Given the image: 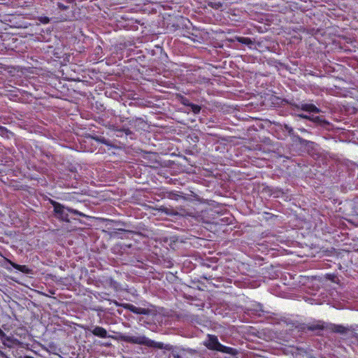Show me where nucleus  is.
<instances>
[{
    "label": "nucleus",
    "mask_w": 358,
    "mask_h": 358,
    "mask_svg": "<svg viewBox=\"0 0 358 358\" xmlns=\"http://www.w3.org/2000/svg\"><path fill=\"white\" fill-rule=\"evenodd\" d=\"M299 116L301 118L309 120L311 119V116L307 115L300 114V115H299Z\"/></svg>",
    "instance_id": "nucleus-22"
},
{
    "label": "nucleus",
    "mask_w": 358,
    "mask_h": 358,
    "mask_svg": "<svg viewBox=\"0 0 358 358\" xmlns=\"http://www.w3.org/2000/svg\"><path fill=\"white\" fill-rule=\"evenodd\" d=\"M282 130L287 131L288 133V135L292 137L293 140L299 141L301 143L303 141V139L299 136L294 134V129L292 127L284 124Z\"/></svg>",
    "instance_id": "nucleus-11"
},
{
    "label": "nucleus",
    "mask_w": 358,
    "mask_h": 358,
    "mask_svg": "<svg viewBox=\"0 0 358 358\" xmlns=\"http://www.w3.org/2000/svg\"><path fill=\"white\" fill-rule=\"evenodd\" d=\"M0 130H1V131L6 130V128H5V127H0Z\"/></svg>",
    "instance_id": "nucleus-25"
},
{
    "label": "nucleus",
    "mask_w": 358,
    "mask_h": 358,
    "mask_svg": "<svg viewBox=\"0 0 358 358\" xmlns=\"http://www.w3.org/2000/svg\"><path fill=\"white\" fill-rule=\"evenodd\" d=\"M113 125L110 126V129L113 130V131L116 132V136L117 137H122L123 136V134H124V131L123 132H118L117 131L113 130Z\"/></svg>",
    "instance_id": "nucleus-21"
},
{
    "label": "nucleus",
    "mask_w": 358,
    "mask_h": 358,
    "mask_svg": "<svg viewBox=\"0 0 358 358\" xmlns=\"http://www.w3.org/2000/svg\"><path fill=\"white\" fill-rule=\"evenodd\" d=\"M62 20H67V17L66 16V17H63Z\"/></svg>",
    "instance_id": "nucleus-26"
},
{
    "label": "nucleus",
    "mask_w": 358,
    "mask_h": 358,
    "mask_svg": "<svg viewBox=\"0 0 358 358\" xmlns=\"http://www.w3.org/2000/svg\"><path fill=\"white\" fill-rule=\"evenodd\" d=\"M120 306L125 310H128L137 315H149L150 313V310L148 308H138L131 303H122Z\"/></svg>",
    "instance_id": "nucleus-6"
},
{
    "label": "nucleus",
    "mask_w": 358,
    "mask_h": 358,
    "mask_svg": "<svg viewBox=\"0 0 358 358\" xmlns=\"http://www.w3.org/2000/svg\"><path fill=\"white\" fill-rule=\"evenodd\" d=\"M258 306H259L260 310H262V306L260 304H258Z\"/></svg>",
    "instance_id": "nucleus-27"
},
{
    "label": "nucleus",
    "mask_w": 358,
    "mask_h": 358,
    "mask_svg": "<svg viewBox=\"0 0 358 358\" xmlns=\"http://www.w3.org/2000/svg\"><path fill=\"white\" fill-rule=\"evenodd\" d=\"M357 100H358V97H357Z\"/></svg>",
    "instance_id": "nucleus-28"
},
{
    "label": "nucleus",
    "mask_w": 358,
    "mask_h": 358,
    "mask_svg": "<svg viewBox=\"0 0 358 358\" xmlns=\"http://www.w3.org/2000/svg\"><path fill=\"white\" fill-rule=\"evenodd\" d=\"M94 139H96L97 141H99L103 144L108 145L107 141L104 137H100V138L96 137V138H94Z\"/></svg>",
    "instance_id": "nucleus-18"
},
{
    "label": "nucleus",
    "mask_w": 358,
    "mask_h": 358,
    "mask_svg": "<svg viewBox=\"0 0 358 358\" xmlns=\"http://www.w3.org/2000/svg\"><path fill=\"white\" fill-rule=\"evenodd\" d=\"M231 223V218L228 217H223L216 222V224H220L222 225H229Z\"/></svg>",
    "instance_id": "nucleus-16"
},
{
    "label": "nucleus",
    "mask_w": 358,
    "mask_h": 358,
    "mask_svg": "<svg viewBox=\"0 0 358 358\" xmlns=\"http://www.w3.org/2000/svg\"><path fill=\"white\" fill-rule=\"evenodd\" d=\"M50 203L52 204L54 208V213L55 214L56 217L63 222H70L69 218V213H71L74 215H79L82 217H86V215L84 214L83 213L80 212L76 209L65 208L62 204L55 200L50 199Z\"/></svg>",
    "instance_id": "nucleus-2"
},
{
    "label": "nucleus",
    "mask_w": 358,
    "mask_h": 358,
    "mask_svg": "<svg viewBox=\"0 0 358 358\" xmlns=\"http://www.w3.org/2000/svg\"><path fill=\"white\" fill-rule=\"evenodd\" d=\"M0 340L3 344L7 347L10 348L13 344V339L8 336L3 330L0 328Z\"/></svg>",
    "instance_id": "nucleus-12"
},
{
    "label": "nucleus",
    "mask_w": 358,
    "mask_h": 358,
    "mask_svg": "<svg viewBox=\"0 0 358 358\" xmlns=\"http://www.w3.org/2000/svg\"><path fill=\"white\" fill-rule=\"evenodd\" d=\"M300 131L301 132H307L306 129H301Z\"/></svg>",
    "instance_id": "nucleus-24"
},
{
    "label": "nucleus",
    "mask_w": 358,
    "mask_h": 358,
    "mask_svg": "<svg viewBox=\"0 0 358 358\" xmlns=\"http://www.w3.org/2000/svg\"><path fill=\"white\" fill-rule=\"evenodd\" d=\"M92 333L93 335L101 338H105L108 336L107 331L103 327L99 326L95 327L92 329Z\"/></svg>",
    "instance_id": "nucleus-10"
},
{
    "label": "nucleus",
    "mask_w": 358,
    "mask_h": 358,
    "mask_svg": "<svg viewBox=\"0 0 358 358\" xmlns=\"http://www.w3.org/2000/svg\"><path fill=\"white\" fill-rule=\"evenodd\" d=\"M146 125V123L141 118H136L129 120L127 124L124 125L122 128H118L117 126L113 125V129L118 132H124L125 136H129L131 139L134 138V133L131 131V129L138 131L139 129H143Z\"/></svg>",
    "instance_id": "nucleus-4"
},
{
    "label": "nucleus",
    "mask_w": 358,
    "mask_h": 358,
    "mask_svg": "<svg viewBox=\"0 0 358 358\" xmlns=\"http://www.w3.org/2000/svg\"><path fill=\"white\" fill-rule=\"evenodd\" d=\"M208 340L203 342V345L210 350H215L217 352L229 354L234 355L236 354V350L233 348L225 346L220 343L218 341L217 337L215 335L208 334Z\"/></svg>",
    "instance_id": "nucleus-3"
},
{
    "label": "nucleus",
    "mask_w": 358,
    "mask_h": 358,
    "mask_svg": "<svg viewBox=\"0 0 358 358\" xmlns=\"http://www.w3.org/2000/svg\"><path fill=\"white\" fill-rule=\"evenodd\" d=\"M188 102H189V101L187 99H184L183 101H182L183 105H184V103H188Z\"/></svg>",
    "instance_id": "nucleus-23"
},
{
    "label": "nucleus",
    "mask_w": 358,
    "mask_h": 358,
    "mask_svg": "<svg viewBox=\"0 0 358 358\" xmlns=\"http://www.w3.org/2000/svg\"><path fill=\"white\" fill-rule=\"evenodd\" d=\"M121 341L131 343L145 345L149 348H157V349H167L164 344L162 342H157L150 338L146 337L144 335L142 336H130V335H121L120 336Z\"/></svg>",
    "instance_id": "nucleus-1"
},
{
    "label": "nucleus",
    "mask_w": 358,
    "mask_h": 358,
    "mask_svg": "<svg viewBox=\"0 0 358 358\" xmlns=\"http://www.w3.org/2000/svg\"><path fill=\"white\" fill-rule=\"evenodd\" d=\"M39 20L41 22H42L43 24H48L49 22H50V19L48 17H41L39 18Z\"/></svg>",
    "instance_id": "nucleus-17"
},
{
    "label": "nucleus",
    "mask_w": 358,
    "mask_h": 358,
    "mask_svg": "<svg viewBox=\"0 0 358 358\" xmlns=\"http://www.w3.org/2000/svg\"><path fill=\"white\" fill-rule=\"evenodd\" d=\"M170 214L174 215H182V216L188 215V213H186L185 210H183L182 213H178L176 210H173Z\"/></svg>",
    "instance_id": "nucleus-19"
},
{
    "label": "nucleus",
    "mask_w": 358,
    "mask_h": 358,
    "mask_svg": "<svg viewBox=\"0 0 358 358\" xmlns=\"http://www.w3.org/2000/svg\"><path fill=\"white\" fill-rule=\"evenodd\" d=\"M324 329H327L334 333H338V334H345L348 331V327H346L343 325H341V324H325Z\"/></svg>",
    "instance_id": "nucleus-7"
},
{
    "label": "nucleus",
    "mask_w": 358,
    "mask_h": 358,
    "mask_svg": "<svg viewBox=\"0 0 358 358\" xmlns=\"http://www.w3.org/2000/svg\"><path fill=\"white\" fill-rule=\"evenodd\" d=\"M297 109H301L308 113H320V110L313 103H301L296 106Z\"/></svg>",
    "instance_id": "nucleus-8"
},
{
    "label": "nucleus",
    "mask_w": 358,
    "mask_h": 358,
    "mask_svg": "<svg viewBox=\"0 0 358 358\" xmlns=\"http://www.w3.org/2000/svg\"><path fill=\"white\" fill-rule=\"evenodd\" d=\"M295 328L298 331L306 332L307 331H315L317 330H324L325 329V323L321 320L315 321L313 323L305 324L298 323Z\"/></svg>",
    "instance_id": "nucleus-5"
},
{
    "label": "nucleus",
    "mask_w": 358,
    "mask_h": 358,
    "mask_svg": "<svg viewBox=\"0 0 358 358\" xmlns=\"http://www.w3.org/2000/svg\"><path fill=\"white\" fill-rule=\"evenodd\" d=\"M184 105L189 107L194 114H199L201 110V107L200 106L191 102H188V103H184Z\"/></svg>",
    "instance_id": "nucleus-14"
},
{
    "label": "nucleus",
    "mask_w": 358,
    "mask_h": 358,
    "mask_svg": "<svg viewBox=\"0 0 358 358\" xmlns=\"http://www.w3.org/2000/svg\"><path fill=\"white\" fill-rule=\"evenodd\" d=\"M310 120H312L315 122H320L322 121L321 118L319 116H316V117L311 116V119Z\"/></svg>",
    "instance_id": "nucleus-20"
},
{
    "label": "nucleus",
    "mask_w": 358,
    "mask_h": 358,
    "mask_svg": "<svg viewBox=\"0 0 358 358\" xmlns=\"http://www.w3.org/2000/svg\"><path fill=\"white\" fill-rule=\"evenodd\" d=\"M6 262L13 267L15 269L23 273H25V274H32L33 273V270L30 268H29L26 265H20V264H17L13 262H12L11 260L8 259H6Z\"/></svg>",
    "instance_id": "nucleus-9"
},
{
    "label": "nucleus",
    "mask_w": 358,
    "mask_h": 358,
    "mask_svg": "<svg viewBox=\"0 0 358 358\" xmlns=\"http://www.w3.org/2000/svg\"><path fill=\"white\" fill-rule=\"evenodd\" d=\"M74 0H66L64 3L57 2V8L61 10H68L70 9V6L73 5Z\"/></svg>",
    "instance_id": "nucleus-13"
},
{
    "label": "nucleus",
    "mask_w": 358,
    "mask_h": 358,
    "mask_svg": "<svg viewBox=\"0 0 358 358\" xmlns=\"http://www.w3.org/2000/svg\"><path fill=\"white\" fill-rule=\"evenodd\" d=\"M235 40L242 44L248 45L253 44V41H252V39L248 37L236 36Z\"/></svg>",
    "instance_id": "nucleus-15"
}]
</instances>
